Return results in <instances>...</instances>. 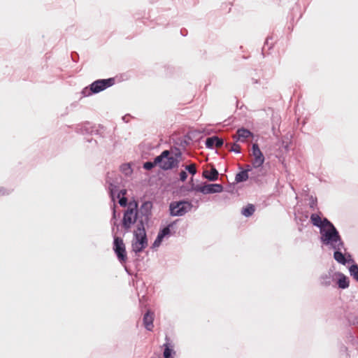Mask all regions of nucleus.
<instances>
[{
	"label": "nucleus",
	"mask_w": 358,
	"mask_h": 358,
	"mask_svg": "<svg viewBox=\"0 0 358 358\" xmlns=\"http://www.w3.org/2000/svg\"><path fill=\"white\" fill-rule=\"evenodd\" d=\"M120 171L127 176L132 173V169L129 164H123L120 166Z\"/></svg>",
	"instance_id": "nucleus-30"
},
{
	"label": "nucleus",
	"mask_w": 358,
	"mask_h": 358,
	"mask_svg": "<svg viewBox=\"0 0 358 358\" xmlns=\"http://www.w3.org/2000/svg\"><path fill=\"white\" fill-rule=\"evenodd\" d=\"M115 83L114 78H109L106 79H98L92 82L90 85L85 87L82 94L84 96H91L94 94L99 93L107 88L113 86Z\"/></svg>",
	"instance_id": "nucleus-2"
},
{
	"label": "nucleus",
	"mask_w": 358,
	"mask_h": 358,
	"mask_svg": "<svg viewBox=\"0 0 358 358\" xmlns=\"http://www.w3.org/2000/svg\"><path fill=\"white\" fill-rule=\"evenodd\" d=\"M193 205L187 200L172 201L169 204V214L173 217H180L185 215L191 210Z\"/></svg>",
	"instance_id": "nucleus-4"
},
{
	"label": "nucleus",
	"mask_w": 358,
	"mask_h": 358,
	"mask_svg": "<svg viewBox=\"0 0 358 358\" xmlns=\"http://www.w3.org/2000/svg\"><path fill=\"white\" fill-rule=\"evenodd\" d=\"M357 282H358V280H357Z\"/></svg>",
	"instance_id": "nucleus-48"
},
{
	"label": "nucleus",
	"mask_w": 358,
	"mask_h": 358,
	"mask_svg": "<svg viewBox=\"0 0 358 358\" xmlns=\"http://www.w3.org/2000/svg\"><path fill=\"white\" fill-rule=\"evenodd\" d=\"M153 313L148 310L143 315V321L145 328L148 331H152L153 328Z\"/></svg>",
	"instance_id": "nucleus-16"
},
{
	"label": "nucleus",
	"mask_w": 358,
	"mask_h": 358,
	"mask_svg": "<svg viewBox=\"0 0 358 358\" xmlns=\"http://www.w3.org/2000/svg\"><path fill=\"white\" fill-rule=\"evenodd\" d=\"M134 242L141 245L140 249L144 250L148 247V240L146 233L134 231Z\"/></svg>",
	"instance_id": "nucleus-13"
},
{
	"label": "nucleus",
	"mask_w": 358,
	"mask_h": 358,
	"mask_svg": "<svg viewBox=\"0 0 358 358\" xmlns=\"http://www.w3.org/2000/svg\"><path fill=\"white\" fill-rule=\"evenodd\" d=\"M334 275L337 277L336 284L338 287L342 289H345L350 286V280L348 276L341 272H336Z\"/></svg>",
	"instance_id": "nucleus-15"
},
{
	"label": "nucleus",
	"mask_w": 358,
	"mask_h": 358,
	"mask_svg": "<svg viewBox=\"0 0 358 358\" xmlns=\"http://www.w3.org/2000/svg\"><path fill=\"white\" fill-rule=\"evenodd\" d=\"M10 192V191L9 190H7L6 189H5L4 187H0V195H6V194H9Z\"/></svg>",
	"instance_id": "nucleus-40"
},
{
	"label": "nucleus",
	"mask_w": 358,
	"mask_h": 358,
	"mask_svg": "<svg viewBox=\"0 0 358 358\" xmlns=\"http://www.w3.org/2000/svg\"><path fill=\"white\" fill-rule=\"evenodd\" d=\"M320 234V241L323 245L327 246L329 249L334 248L337 245L343 247L344 241L336 227L331 229L321 228Z\"/></svg>",
	"instance_id": "nucleus-1"
},
{
	"label": "nucleus",
	"mask_w": 358,
	"mask_h": 358,
	"mask_svg": "<svg viewBox=\"0 0 358 358\" xmlns=\"http://www.w3.org/2000/svg\"><path fill=\"white\" fill-rule=\"evenodd\" d=\"M110 223L112 224V233L113 234H116V232H115V227H117V231L118 230L119 224L117 222V216H116V210H115V204H113V215L110 220Z\"/></svg>",
	"instance_id": "nucleus-27"
},
{
	"label": "nucleus",
	"mask_w": 358,
	"mask_h": 358,
	"mask_svg": "<svg viewBox=\"0 0 358 358\" xmlns=\"http://www.w3.org/2000/svg\"><path fill=\"white\" fill-rule=\"evenodd\" d=\"M206 147L208 149H213L215 147L221 148L224 146V140L217 136H213L207 138L205 142Z\"/></svg>",
	"instance_id": "nucleus-12"
},
{
	"label": "nucleus",
	"mask_w": 358,
	"mask_h": 358,
	"mask_svg": "<svg viewBox=\"0 0 358 358\" xmlns=\"http://www.w3.org/2000/svg\"><path fill=\"white\" fill-rule=\"evenodd\" d=\"M332 278L330 274H323L320 277V283L322 285L328 287L331 285Z\"/></svg>",
	"instance_id": "nucleus-29"
},
{
	"label": "nucleus",
	"mask_w": 358,
	"mask_h": 358,
	"mask_svg": "<svg viewBox=\"0 0 358 358\" xmlns=\"http://www.w3.org/2000/svg\"><path fill=\"white\" fill-rule=\"evenodd\" d=\"M345 250V243H343V247H341L340 245L336 246L334 248H332L334 250V259L339 264L342 265H346L347 264V260H346V255H345V253H343L341 251L342 250Z\"/></svg>",
	"instance_id": "nucleus-11"
},
{
	"label": "nucleus",
	"mask_w": 358,
	"mask_h": 358,
	"mask_svg": "<svg viewBox=\"0 0 358 358\" xmlns=\"http://www.w3.org/2000/svg\"><path fill=\"white\" fill-rule=\"evenodd\" d=\"M310 222L312 224L320 229H331L336 227L334 224L329 221L327 217L321 218L320 215L317 213H313L310 215Z\"/></svg>",
	"instance_id": "nucleus-7"
},
{
	"label": "nucleus",
	"mask_w": 358,
	"mask_h": 358,
	"mask_svg": "<svg viewBox=\"0 0 358 358\" xmlns=\"http://www.w3.org/2000/svg\"><path fill=\"white\" fill-rule=\"evenodd\" d=\"M180 34L183 36H185L187 34V30L185 29H182L180 30Z\"/></svg>",
	"instance_id": "nucleus-46"
},
{
	"label": "nucleus",
	"mask_w": 358,
	"mask_h": 358,
	"mask_svg": "<svg viewBox=\"0 0 358 358\" xmlns=\"http://www.w3.org/2000/svg\"><path fill=\"white\" fill-rule=\"evenodd\" d=\"M113 184H110V196L112 197V200L114 201V196H113Z\"/></svg>",
	"instance_id": "nucleus-44"
},
{
	"label": "nucleus",
	"mask_w": 358,
	"mask_h": 358,
	"mask_svg": "<svg viewBox=\"0 0 358 358\" xmlns=\"http://www.w3.org/2000/svg\"><path fill=\"white\" fill-rule=\"evenodd\" d=\"M178 220L173 221L168 224L164 227L159 229L158 234L164 239V238H168L171 236L173 233L171 231V229L173 228L175 224H176Z\"/></svg>",
	"instance_id": "nucleus-18"
},
{
	"label": "nucleus",
	"mask_w": 358,
	"mask_h": 358,
	"mask_svg": "<svg viewBox=\"0 0 358 358\" xmlns=\"http://www.w3.org/2000/svg\"><path fill=\"white\" fill-rule=\"evenodd\" d=\"M188 184H189V185H192V184H194V179H193V178H190V180H189V181Z\"/></svg>",
	"instance_id": "nucleus-47"
},
{
	"label": "nucleus",
	"mask_w": 358,
	"mask_h": 358,
	"mask_svg": "<svg viewBox=\"0 0 358 358\" xmlns=\"http://www.w3.org/2000/svg\"><path fill=\"white\" fill-rule=\"evenodd\" d=\"M224 148L228 149L230 152H234L236 154L241 153V148L239 144L236 143H234L231 144L229 143H226L224 145Z\"/></svg>",
	"instance_id": "nucleus-26"
},
{
	"label": "nucleus",
	"mask_w": 358,
	"mask_h": 358,
	"mask_svg": "<svg viewBox=\"0 0 358 358\" xmlns=\"http://www.w3.org/2000/svg\"><path fill=\"white\" fill-rule=\"evenodd\" d=\"M309 207L313 210L317 209V199L312 195L309 198Z\"/></svg>",
	"instance_id": "nucleus-31"
},
{
	"label": "nucleus",
	"mask_w": 358,
	"mask_h": 358,
	"mask_svg": "<svg viewBox=\"0 0 358 358\" xmlns=\"http://www.w3.org/2000/svg\"><path fill=\"white\" fill-rule=\"evenodd\" d=\"M80 127L78 129L83 134H97L98 129H94V127L92 125V124L89 122H85L84 124L79 126Z\"/></svg>",
	"instance_id": "nucleus-19"
},
{
	"label": "nucleus",
	"mask_w": 358,
	"mask_h": 358,
	"mask_svg": "<svg viewBox=\"0 0 358 358\" xmlns=\"http://www.w3.org/2000/svg\"><path fill=\"white\" fill-rule=\"evenodd\" d=\"M126 193H127L126 189H122L119 192V193L117 194V197L118 199L119 204L122 207H126L128 206V200H127V197L124 196Z\"/></svg>",
	"instance_id": "nucleus-25"
},
{
	"label": "nucleus",
	"mask_w": 358,
	"mask_h": 358,
	"mask_svg": "<svg viewBox=\"0 0 358 358\" xmlns=\"http://www.w3.org/2000/svg\"><path fill=\"white\" fill-rule=\"evenodd\" d=\"M349 273L350 275L357 282L358 281V264L356 263L352 264L348 268Z\"/></svg>",
	"instance_id": "nucleus-28"
},
{
	"label": "nucleus",
	"mask_w": 358,
	"mask_h": 358,
	"mask_svg": "<svg viewBox=\"0 0 358 358\" xmlns=\"http://www.w3.org/2000/svg\"><path fill=\"white\" fill-rule=\"evenodd\" d=\"M152 207L153 205L151 201H145L143 202L140 208H138V207L136 208L135 211L138 213V217L146 218V220H150Z\"/></svg>",
	"instance_id": "nucleus-10"
},
{
	"label": "nucleus",
	"mask_w": 358,
	"mask_h": 358,
	"mask_svg": "<svg viewBox=\"0 0 358 358\" xmlns=\"http://www.w3.org/2000/svg\"><path fill=\"white\" fill-rule=\"evenodd\" d=\"M86 141L88 142V143H94V145H96L97 142L96 140H94L92 138H86Z\"/></svg>",
	"instance_id": "nucleus-43"
},
{
	"label": "nucleus",
	"mask_w": 358,
	"mask_h": 358,
	"mask_svg": "<svg viewBox=\"0 0 358 358\" xmlns=\"http://www.w3.org/2000/svg\"><path fill=\"white\" fill-rule=\"evenodd\" d=\"M163 238L159 235L157 234L154 243H152V248H158L161 245L162 241H163Z\"/></svg>",
	"instance_id": "nucleus-35"
},
{
	"label": "nucleus",
	"mask_w": 358,
	"mask_h": 358,
	"mask_svg": "<svg viewBox=\"0 0 358 358\" xmlns=\"http://www.w3.org/2000/svg\"><path fill=\"white\" fill-rule=\"evenodd\" d=\"M190 140L191 138L188 136H186L185 138L180 140V145L184 148L187 146L189 144Z\"/></svg>",
	"instance_id": "nucleus-37"
},
{
	"label": "nucleus",
	"mask_w": 358,
	"mask_h": 358,
	"mask_svg": "<svg viewBox=\"0 0 358 358\" xmlns=\"http://www.w3.org/2000/svg\"><path fill=\"white\" fill-rule=\"evenodd\" d=\"M149 221L150 220H146V218L138 217L136 230L135 231L146 233L145 225L148 224Z\"/></svg>",
	"instance_id": "nucleus-23"
},
{
	"label": "nucleus",
	"mask_w": 358,
	"mask_h": 358,
	"mask_svg": "<svg viewBox=\"0 0 358 358\" xmlns=\"http://www.w3.org/2000/svg\"><path fill=\"white\" fill-rule=\"evenodd\" d=\"M197 187H201V185H195V184H192V185H189V184L186 186H182L181 187V190L183 191V192H192V191H196V188Z\"/></svg>",
	"instance_id": "nucleus-32"
},
{
	"label": "nucleus",
	"mask_w": 358,
	"mask_h": 358,
	"mask_svg": "<svg viewBox=\"0 0 358 358\" xmlns=\"http://www.w3.org/2000/svg\"><path fill=\"white\" fill-rule=\"evenodd\" d=\"M345 255H346V260H347V264H349V263H352L354 264L355 263V260L352 257V255L349 252H345Z\"/></svg>",
	"instance_id": "nucleus-39"
},
{
	"label": "nucleus",
	"mask_w": 358,
	"mask_h": 358,
	"mask_svg": "<svg viewBox=\"0 0 358 358\" xmlns=\"http://www.w3.org/2000/svg\"><path fill=\"white\" fill-rule=\"evenodd\" d=\"M185 170L192 176H194L196 173L195 164H189L185 166Z\"/></svg>",
	"instance_id": "nucleus-34"
},
{
	"label": "nucleus",
	"mask_w": 358,
	"mask_h": 358,
	"mask_svg": "<svg viewBox=\"0 0 358 358\" xmlns=\"http://www.w3.org/2000/svg\"><path fill=\"white\" fill-rule=\"evenodd\" d=\"M252 167H253L252 165L251 166L250 164H246L245 165V169H243V171H247V173H248L250 171H252Z\"/></svg>",
	"instance_id": "nucleus-42"
},
{
	"label": "nucleus",
	"mask_w": 358,
	"mask_h": 358,
	"mask_svg": "<svg viewBox=\"0 0 358 358\" xmlns=\"http://www.w3.org/2000/svg\"><path fill=\"white\" fill-rule=\"evenodd\" d=\"M252 156L254 157L252 164L253 168L257 169L261 166L264 163L265 157L264 156L263 152L261 151L259 145L257 143H253L252 145Z\"/></svg>",
	"instance_id": "nucleus-8"
},
{
	"label": "nucleus",
	"mask_w": 358,
	"mask_h": 358,
	"mask_svg": "<svg viewBox=\"0 0 358 358\" xmlns=\"http://www.w3.org/2000/svg\"><path fill=\"white\" fill-rule=\"evenodd\" d=\"M224 187L221 184L218 183H204L201 187H197L196 192H201L203 194L220 193L223 191Z\"/></svg>",
	"instance_id": "nucleus-9"
},
{
	"label": "nucleus",
	"mask_w": 358,
	"mask_h": 358,
	"mask_svg": "<svg viewBox=\"0 0 358 358\" xmlns=\"http://www.w3.org/2000/svg\"><path fill=\"white\" fill-rule=\"evenodd\" d=\"M168 155V152H162L159 155L157 156L153 162L147 161L143 163V168L147 171L152 170L157 165H159L160 167V162H162L163 157Z\"/></svg>",
	"instance_id": "nucleus-14"
},
{
	"label": "nucleus",
	"mask_w": 358,
	"mask_h": 358,
	"mask_svg": "<svg viewBox=\"0 0 358 358\" xmlns=\"http://www.w3.org/2000/svg\"><path fill=\"white\" fill-rule=\"evenodd\" d=\"M239 169L241 171L236 174L235 181L236 183H241L245 182L249 178V175L247 173V171H243L242 166H239Z\"/></svg>",
	"instance_id": "nucleus-22"
},
{
	"label": "nucleus",
	"mask_w": 358,
	"mask_h": 358,
	"mask_svg": "<svg viewBox=\"0 0 358 358\" xmlns=\"http://www.w3.org/2000/svg\"><path fill=\"white\" fill-rule=\"evenodd\" d=\"M237 137H238L237 133L232 136L233 139L235 141L234 143H237L238 141H241V139H237Z\"/></svg>",
	"instance_id": "nucleus-45"
},
{
	"label": "nucleus",
	"mask_w": 358,
	"mask_h": 358,
	"mask_svg": "<svg viewBox=\"0 0 358 358\" xmlns=\"http://www.w3.org/2000/svg\"><path fill=\"white\" fill-rule=\"evenodd\" d=\"M203 176L209 181H216L218 179L219 173L213 166L209 171H203Z\"/></svg>",
	"instance_id": "nucleus-20"
},
{
	"label": "nucleus",
	"mask_w": 358,
	"mask_h": 358,
	"mask_svg": "<svg viewBox=\"0 0 358 358\" xmlns=\"http://www.w3.org/2000/svg\"><path fill=\"white\" fill-rule=\"evenodd\" d=\"M237 134V139H241V142H244L245 139L253 136V134L250 130L244 127L238 129Z\"/></svg>",
	"instance_id": "nucleus-21"
},
{
	"label": "nucleus",
	"mask_w": 358,
	"mask_h": 358,
	"mask_svg": "<svg viewBox=\"0 0 358 358\" xmlns=\"http://www.w3.org/2000/svg\"><path fill=\"white\" fill-rule=\"evenodd\" d=\"M175 156H173L171 152L168 150H165L162 152H168V155L163 157L162 162H160V168L162 170L168 171L173 169V168L178 167L179 160L178 157H180L182 155L180 150L178 148L176 149Z\"/></svg>",
	"instance_id": "nucleus-5"
},
{
	"label": "nucleus",
	"mask_w": 358,
	"mask_h": 358,
	"mask_svg": "<svg viewBox=\"0 0 358 358\" xmlns=\"http://www.w3.org/2000/svg\"><path fill=\"white\" fill-rule=\"evenodd\" d=\"M170 339L166 336V343L163 345L164 347V352L163 356L164 358H174V355L176 354L174 350L173 349L171 343H169Z\"/></svg>",
	"instance_id": "nucleus-17"
},
{
	"label": "nucleus",
	"mask_w": 358,
	"mask_h": 358,
	"mask_svg": "<svg viewBox=\"0 0 358 358\" xmlns=\"http://www.w3.org/2000/svg\"><path fill=\"white\" fill-rule=\"evenodd\" d=\"M140 247H141V245H138V243L132 241V243H131L132 250L136 254H138L143 251V250L140 249Z\"/></svg>",
	"instance_id": "nucleus-36"
},
{
	"label": "nucleus",
	"mask_w": 358,
	"mask_h": 358,
	"mask_svg": "<svg viewBox=\"0 0 358 358\" xmlns=\"http://www.w3.org/2000/svg\"><path fill=\"white\" fill-rule=\"evenodd\" d=\"M270 41H273V38L267 37L264 43V47L262 48V53H264V52L265 51L266 48H268V50H270L272 48L273 43L272 41L270 42Z\"/></svg>",
	"instance_id": "nucleus-33"
},
{
	"label": "nucleus",
	"mask_w": 358,
	"mask_h": 358,
	"mask_svg": "<svg viewBox=\"0 0 358 358\" xmlns=\"http://www.w3.org/2000/svg\"><path fill=\"white\" fill-rule=\"evenodd\" d=\"M255 211V206L253 204L249 203L241 210V214L245 217L252 216Z\"/></svg>",
	"instance_id": "nucleus-24"
},
{
	"label": "nucleus",
	"mask_w": 358,
	"mask_h": 358,
	"mask_svg": "<svg viewBox=\"0 0 358 358\" xmlns=\"http://www.w3.org/2000/svg\"><path fill=\"white\" fill-rule=\"evenodd\" d=\"M138 206V201H134V203H130L128 208L124 212L122 220V226L124 229V234L129 232L132 225L136 222L138 213H136L135 210Z\"/></svg>",
	"instance_id": "nucleus-3"
},
{
	"label": "nucleus",
	"mask_w": 358,
	"mask_h": 358,
	"mask_svg": "<svg viewBox=\"0 0 358 358\" xmlns=\"http://www.w3.org/2000/svg\"><path fill=\"white\" fill-rule=\"evenodd\" d=\"M180 180L182 182H185L187 178V173L185 171H182L180 174Z\"/></svg>",
	"instance_id": "nucleus-38"
},
{
	"label": "nucleus",
	"mask_w": 358,
	"mask_h": 358,
	"mask_svg": "<svg viewBox=\"0 0 358 358\" xmlns=\"http://www.w3.org/2000/svg\"><path fill=\"white\" fill-rule=\"evenodd\" d=\"M78 57H79V56L77 52H73L71 53V59L74 62H78Z\"/></svg>",
	"instance_id": "nucleus-41"
},
{
	"label": "nucleus",
	"mask_w": 358,
	"mask_h": 358,
	"mask_svg": "<svg viewBox=\"0 0 358 358\" xmlns=\"http://www.w3.org/2000/svg\"><path fill=\"white\" fill-rule=\"evenodd\" d=\"M113 250L121 264H124L127 260V255L125 244L121 237L113 234Z\"/></svg>",
	"instance_id": "nucleus-6"
}]
</instances>
